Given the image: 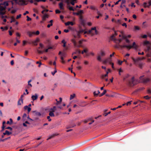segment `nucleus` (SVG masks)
Wrapping results in <instances>:
<instances>
[{
    "instance_id": "f257e3e1",
    "label": "nucleus",
    "mask_w": 151,
    "mask_h": 151,
    "mask_svg": "<svg viewBox=\"0 0 151 151\" xmlns=\"http://www.w3.org/2000/svg\"><path fill=\"white\" fill-rule=\"evenodd\" d=\"M130 76L128 74L125 75L123 78V80L126 81L128 85L130 87H133L138 83V80L135 79L134 76L132 77L130 79L127 80Z\"/></svg>"
},
{
    "instance_id": "f03ea898",
    "label": "nucleus",
    "mask_w": 151,
    "mask_h": 151,
    "mask_svg": "<svg viewBox=\"0 0 151 151\" xmlns=\"http://www.w3.org/2000/svg\"><path fill=\"white\" fill-rule=\"evenodd\" d=\"M106 55V52L103 50H101L100 51V53L98 54L97 57V60L99 61H101V57L104 56Z\"/></svg>"
},
{
    "instance_id": "7ed1b4c3",
    "label": "nucleus",
    "mask_w": 151,
    "mask_h": 151,
    "mask_svg": "<svg viewBox=\"0 0 151 151\" xmlns=\"http://www.w3.org/2000/svg\"><path fill=\"white\" fill-rule=\"evenodd\" d=\"M144 76H141L139 77V79L141 82L144 83L145 84L149 82L150 81V79L148 78H143Z\"/></svg>"
},
{
    "instance_id": "20e7f679",
    "label": "nucleus",
    "mask_w": 151,
    "mask_h": 151,
    "mask_svg": "<svg viewBox=\"0 0 151 151\" xmlns=\"http://www.w3.org/2000/svg\"><path fill=\"white\" fill-rule=\"evenodd\" d=\"M79 19L81 24L83 26H85L86 24L85 21L83 19V16L81 15L79 16Z\"/></svg>"
},
{
    "instance_id": "39448f33",
    "label": "nucleus",
    "mask_w": 151,
    "mask_h": 151,
    "mask_svg": "<svg viewBox=\"0 0 151 151\" xmlns=\"http://www.w3.org/2000/svg\"><path fill=\"white\" fill-rule=\"evenodd\" d=\"M119 46L121 48H127V49L129 50L131 48L132 46H131V45H119Z\"/></svg>"
},
{
    "instance_id": "423d86ee",
    "label": "nucleus",
    "mask_w": 151,
    "mask_h": 151,
    "mask_svg": "<svg viewBox=\"0 0 151 151\" xmlns=\"http://www.w3.org/2000/svg\"><path fill=\"white\" fill-rule=\"evenodd\" d=\"M74 37L75 38H79L80 37L81 35L78 31L76 32V33L73 35Z\"/></svg>"
},
{
    "instance_id": "0eeeda50",
    "label": "nucleus",
    "mask_w": 151,
    "mask_h": 151,
    "mask_svg": "<svg viewBox=\"0 0 151 151\" xmlns=\"http://www.w3.org/2000/svg\"><path fill=\"white\" fill-rule=\"evenodd\" d=\"M83 10H81L79 11L78 12H73V14L74 15H81V14H83Z\"/></svg>"
},
{
    "instance_id": "6e6552de",
    "label": "nucleus",
    "mask_w": 151,
    "mask_h": 151,
    "mask_svg": "<svg viewBox=\"0 0 151 151\" xmlns=\"http://www.w3.org/2000/svg\"><path fill=\"white\" fill-rule=\"evenodd\" d=\"M111 62V59L110 58H109L106 59L104 60L103 61V63L104 64H106L108 62H109V63Z\"/></svg>"
},
{
    "instance_id": "1a4fd4ad",
    "label": "nucleus",
    "mask_w": 151,
    "mask_h": 151,
    "mask_svg": "<svg viewBox=\"0 0 151 151\" xmlns=\"http://www.w3.org/2000/svg\"><path fill=\"white\" fill-rule=\"evenodd\" d=\"M31 98L33 101L37 100L38 98L37 94V93L35 94L34 95H33L32 96Z\"/></svg>"
},
{
    "instance_id": "9d476101",
    "label": "nucleus",
    "mask_w": 151,
    "mask_h": 151,
    "mask_svg": "<svg viewBox=\"0 0 151 151\" xmlns=\"http://www.w3.org/2000/svg\"><path fill=\"white\" fill-rule=\"evenodd\" d=\"M117 34L116 33V32H115L114 34H113L111 36V38L112 40H114L116 42V40H117V39L116 38H114V37H115L116 35H117Z\"/></svg>"
},
{
    "instance_id": "9b49d317",
    "label": "nucleus",
    "mask_w": 151,
    "mask_h": 151,
    "mask_svg": "<svg viewBox=\"0 0 151 151\" xmlns=\"http://www.w3.org/2000/svg\"><path fill=\"white\" fill-rule=\"evenodd\" d=\"M35 32H31L30 31H28L27 32V34L28 35L29 37H31L32 36L33 34H35Z\"/></svg>"
},
{
    "instance_id": "f8f14e48",
    "label": "nucleus",
    "mask_w": 151,
    "mask_h": 151,
    "mask_svg": "<svg viewBox=\"0 0 151 151\" xmlns=\"http://www.w3.org/2000/svg\"><path fill=\"white\" fill-rule=\"evenodd\" d=\"M59 8L61 10L64 9L63 4L62 2H60L59 4Z\"/></svg>"
},
{
    "instance_id": "ddd939ff",
    "label": "nucleus",
    "mask_w": 151,
    "mask_h": 151,
    "mask_svg": "<svg viewBox=\"0 0 151 151\" xmlns=\"http://www.w3.org/2000/svg\"><path fill=\"white\" fill-rule=\"evenodd\" d=\"M131 46H132L131 48L133 47L136 49H137L138 48V46L136 45V43L135 42H133L132 44V45H131Z\"/></svg>"
},
{
    "instance_id": "4468645a",
    "label": "nucleus",
    "mask_w": 151,
    "mask_h": 151,
    "mask_svg": "<svg viewBox=\"0 0 151 151\" xmlns=\"http://www.w3.org/2000/svg\"><path fill=\"white\" fill-rule=\"evenodd\" d=\"M65 25L67 26L69 25H73L74 24V23L71 22H68L65 23Z\"/></svg>"
},
{
    "instance_id": "2eb2a0df",
    "label": "nucleus",
    "mask_w": 151,
    "mask_h": 151,
    "mask_svg": "<svg viewBox=\"0 0 151 151\" xmlns=\"http://www.w3.org/2000/svg\"><path fill=\"white\" fill-rule=\"evenodd\" d=\"M48 18V15L46 14H45L43 15L42 17V20L43 21H45L46 18Z\"/></svg>"
},
{
    "instance_id": "dca6fc26",
    "label": "nucleus",
    "mask_w": 151,
    "mask_h": 151,
    "mask_svg": "<svg viewBox=\"0 0 151 151\" xmlns=\"http://www.w3.org/2000/svg\"><path fill=\"white\" fill-rule=\"evenodd\" d=\"M133 60L134 62H137L141 60V58L138 57L136 59L133 58Z\"/></svg>"
},
{
    "instance_id": "f3484780",
    "label": "nucleus",
    "mask_w": 151,
    "mask_h": 151,
    "mask_svg": "<svg viewBox=\"0 0 151 151\" xmlns=\"http://www.w3.org/2000/svg\"><path fill=\"white\" fill-rule=\"evenodd\" d=\"M150 44V42L149 41L147 40L143 42V45H147Z\"/></svg>"
},
{
    "instance_id": "a211bd4d",
    "label": "nucleus",
    "mask_w": 151,
    "mask_h": 151,
    "mask_svg": "<svg viewBox=\"0 0 151 151\" xmlns=\"http://www.w3.org/2000/svg\"><path fill=\"white\" fill-rule=\"evenodd\" d=\"M23 99H19L18 102V105H21L22 103H23Z\"/></svg>"
},
{
    "instance_id": "6ab92c4d",
    "label": "nucleus",
    "mask_w": 151,
    "mask_h": 151,
    "mask_svg": "<svg viewBox=\"0 0 151 151\" xmlns=\"http://www.w3.org/2000/svg\"><path fill=\"white\" fill-rule=\"evenodd\" d=\"M77 53L79 54L81 53V51L79 50H77L75 52H74L73 53L72 55L76 54Z\"/></svg>"
},
{
    "instance_id": "aec40b11",
    "label": "nucleus",
    "mask_w": 151,
    "mask_h": 151,
    "mask_svg": "<svg viewBox=\"0 0 151 151\" xmlns=\"http://www.w3.org/2000/svg\"><path fill=\"white\" fill-rule=\"evenodd\" d=\"M106 90H104V91L101 94H100L99 95V96L100 97H101V96H103L104 95V94H105V93H106Z\"/></svg>"
},
{
    "instance_id": "412c9836",
    "label": "nucleus",
    "mask_w": 151,
    "mask_h": 151,
    "mask_svg": "<svg viewBox=\"0 0 151 151\" xmlns=\"http://www.w3.org/2000/svg\"><path fill=\"white\" fill-rule=\"evenodd\" d=\"M88 49L87 48H86L84 49L83 51L81 52V53L82 54H83L84 52L86 53L88 52Z\"/></svg>"
},
{
    "instance_id": "4be33fe9",
    "label": "nucleus",
    "mask_w": 151,
    "mask_h": 151,
    "mask_svg": "<svg viewBox=\"0 0 151 151\" xmlns=\"http://www.w3.org/2000/svg\"><path fill=\"white\" fill-rule=\"evenodd\" d=\"M39 41V39H37L36 40L34 41L33 42V43L34 44V45H37V42H38Z\"/></svg>"
},
{
    "instance_id": "5701e85b",
    "label": "nucleus",
    "mask_w": 151,
    "mask_h": 151,
    "mask_svg": "<svg viewBox=\"0 0 151 151\" xmlns=\"http://www.w3.org/2000/svg\"><path fill=\"white\" fill-rule=\"evenodd\" d=\"M76 96V94L75 93H73L72 95H71L70 96V100H72Z\"/></svg>"
},
{
    "instance_id": "b1692460",
    "label": "nucleus",
    "mask_w": 151,
    "mask_h": 151,
    "mask_svg": "<svg viewBox=\"0 0 151 151\" xmlns=\"http://www.w3.org/2000/svg\"><path fill=\"white\" fill-rule=\"evenodd\" d=\"M59 99H60V100L59 101H57V102L56 103V105H58L59 104H60L61 102H62V98L61 97H60L59 98Z\"/></svg>"
},
{
    "instance_id": "393cba45",
    "label": "nucleus",
    "mask_w": 151,
    "mask_h": 151,
    "mask_svg": "<svg viewBox=\"0 0 151 151\" xmlns=\"http://www.w3.org/2000/svg\"><path fill=\"white\" fill-rule=\"evenodd\" d=\"M71 41L73 43L74 46H76V42L75 39H72Z\"/></svg>"
},
{
    "instance_id": "a878e982",
    "label": "nucleus",
    "mask_w": 151,
    "mask_h": 151,
    "mask_svg": "<svg viewBox=\"0 0 151 151\" xmlns=\"http://www.w3.org/2000/svg\"><path fill=\"white\" fill-rule=\"evenodd\" d=\"M49 115L51 117H54L55 116V115L52 112H50L49 113Z\"/></svg>"
},
{
    "instance_id": "bb28decb",
    "label": "nucleus",
    "mask_w": 151,
    "mask_h": 151,
    "mask_svg": "<svg viewBox=\"0 0 151 151\" xmlns=\"http://www.w3.org/2000/svg\"><path fill=\"white\" fill-rule=\"evenodd\" d=\"M78 32H79V34H80V33H83L84 32V34H86V33L87 32L86 31L84 32V30L83 29H80L79 31H78Z\"/></svg>"
},
{
    "instance_id": "cd10ccee",
    "label": "nucleus",
    "mask_w": 151,
    "mask_h": 151,
    "mask_svg": "<svg viewBox=\"0 0 151 151\" xmlns=\"http://www.w3.org/2000/svg\"><path fill=\"white\" fill-rule=\"evenodd\" d=\"M60 58L62 60L61 62L63 64H65V61L64 60V57L63 56H61Z\"/></svg>"
},
{
    "instance_id": "c85d7f7f",
    "label": "nucleus",
    "mask_w": 151,
    "mask_h": 151,
    "mask_svg": "<svg viewBox=\"0 0 151 151\" xmlns=\"http://www.w3.org/2000/svg\"><path fill=\"white\" fill-rule=\"evenodd\" d=\"M5 8L1 6V5H0V11H3L5 10Z\"/></svg>"
},
{
    "instance_id": "c756f323",
    "label": "nucleus",
    "mask_w": 151,
    "mask_h": 151,
    "mask_svg": "<svg viewBox=\"0 0 151 151\" xmlns=\"http://www.w3.org/2000/svg\"><path fill=\"white\" fill-rule=\"evenodd\" d=\"M145 89L144 87H140L139 88L137 89L136 90V92H138L139 91Z\"/></svg>"
},
{
    "instance_id": "7c9ffc66",
    "label": "nucleus",
    "mask_w": 151,
    "mask_h": 151,
    "mask_svg": "<svg viewBox=\"0 0 151 151\" xmlns=\"http://www.w3.org/2000/svg\"><path fill=\"white\" fill-rule=\"evenodd\" d=\"M5 131H6V135H9L10 134H12V132H9L8 130H6Z\"/></svg>"
},
{
    "instance_id": "2f4dec72",
    "label": "nucleus",
    "mask_w": 151,
    "mask_h": 151,
    "mask_svg": "<svg viewBox=\"0 0 151 151\" xmlns=\"http://www.w3.org/2000/svg\"><path fill=\"white\" fill-rule=\"evenodd\" d=\"M71 1L70 2V4L72 5H74L75 4V2L74 1H76L77 0H70Z\"/></svg>"
},
{
    "instance_id": "473e14b6",
    "label": "nucleus",
    "mask_w": 151,
    "mask_h": 151,
    "mask_svg": "<svg viewBox=\"0 0 151 151\" xmlns=\"http://www.w3.org/2000/svg\"><path fill=\"white\" fill-rule=\"evenodd\" d=\"M76 126V124H74L73 125H72L71 126H68L66 127V129H68L72 127H74Z\"/></svg>"
},
{
    "instance_id": "72a5a7b5",
    "label": "nucleus",
    "mask_w": 151,
    "mask_h": 151,
    "mask_svg": "<svg viewBox=\"0 0 151 151\" xmlns=\"http://www.w3.org/2000/svg\"><path fill=\"white\" fill-rule=\"evenodd\" d=\"M126 2V1L125 0H122L121 3V5L120 6L121 8L122 7V4H124Z\"/></svg>"
},
{
    "instance_id": "f704fd0d",
    "label": "nucleus",
    "mask_w": 151,
    "mask_h": 151,
    "mask_svg": "<svg viewBox=\"0 0 151 151\" xmlns=\"http://www.w3.org/2000/svg\"><path fill=\"white\" fill-rule=\"evenodd\" d=\"M134 29L135 30H139L140 28L138 26H134Z\"/></svg>"
},
{
    "instance_id": "c9c22d12",
    "label": "nucleus",
    "mask_w": 151,
    "mask_h": 151,
    "mask_svg": "<svg viewBox=\"0 0 151 151\" xmlns=\"http://www.w3.org/2000/svg\"><path fill=\"white\" fill-rule=\"evenodd\" d=\"M10 137H9L7 138H6L4 139H1L0 140V141H2V142H4L5 141L7 140V139H10Z\"/></svg>"
},
{
    "instance_id": "e433bc0d",
    "label": "nucleus",
    "mask_w": 151,
    "mask_h": 151,
    "mask_svg": "<svg viewBox=\"0 0 151 151\" xmlns=\"http://www.w3.org/2000/svg\"><path fill=\"white\" fill-rule=\"evenodd\" d=\"M56 135L55 134H53V135L50 136L47 139V140H49V139H50L53 137H55Z\"/></svg>"
},
{
    "instance_id": "4c0bfd02",
    "label": "nucleus",
    "mask_w": 151,
    "mask_h": 151,
    "mask_svg": "<svg viewBox=\"0 0 151 151\" xmlns=\"http://www.w3.org/2000/svg\"><path fill=\"white\" fill-rule=\"evenodd\" d=\"M37 51L38 54H41L43 53L44 51H43L40 50L38 49L37 50Z\"/></svg>"
},
{
    "instance_id": "58836bf2",
    "label": "nucleus",
    "mask_w": 151,
    "mask_h": 151,
    "mask_svg": "<svg viewBox=\"0 0 151 151\" xmlns=\"http://www.w3.org/2000/svg\"><path fill=\"white\" fill-rule=\"evenodd\" d=\"M15 21V19L13 17H12L11 18V20L10 22L11 23H12V22H14Z\"/></svg>"
},
{
    "instance_id": "ea45409f",
    "label": "nucleus",
    "mask_w": 151,
    "mask_h": 151,
    "mask_svg": "<svg viewBox=\"0 0 151 151\" xmlns=\"http://www.w3.org/2000/svg\"><path fill=\"white\" fill-rule=\"evenodd\" d=\"M57 72V70L56 69V68H55V70L54 71V72H51V73L52 74V75H53V76H54L55 74Z\"/></svg>"
},
{
    "instance_id": "a19ab883",
    "label": "nucleus",
    "mask_w": 151,
    "mask_h": 151,
    "mask_svg": "<svg viewBox=\"0 0 151 151\" xmlns=\"http://www.w3.org/2000/svg\"><path fill=\"white\" fill-rule=\"evenodd\" d=\"M35 114H36V115L39 116H41V114L39 112H36L35 113Z\"/></svg>"
},
{
    "instance_id": "79ce46f5",
    "label": "nucleus",
    "mask_w": 151,
    "mask_h": 151,
    "mask_svg": "<svg viewBox=\"0 0 151 151\" xmlns=\"http://www.w3.org/2000/svg\"><path fill=\"white\" fill-rule=\"evenodd\" d=\"M123 62V61H121V60H118V64L120 65H122V63Z\"/></svg>"
},
{
    "instance_id": "37998d69",
    "label": "nucleus",
    "mask_w": 151,
    "mask_h": 151,
    "mask_svg": "<svg viewBox=\"0 0 151 151\" xmlns=\"http://www.w3.org/2000/svg\"><path fill=\"white\" fill-rule=\"evenodd\" d=\"M68 9L70 11H74V9L72 7L69 6L68 7Z\"/></svg>"
},
{
    "instance_id": "c03bdc74",
    "label": "nucleus",
    "mask_w": 151,
    "mask_h": 151,
    "mask_svg": "<svg viewBox=\"0 0 151 151\" xmlns=\"http://www.w3.org/2000/svg\"><path fill=\"white\" fill-rule=\"evenodd\" d=\"M122 39H123L126 40V39H127V37L126 35H123L122 36Z\"/></svg>"
},
{
    "instance_id": "a18cd8bd",
    "label": "nucleus",
    "mask_w": 151,
    "mask_h": 151,
    "mask_svg": "<svg viewBox=\"0 0 151 151\" xmlns=\"http://www.w3.org/2000/svg\"><path fill=\"white\" fill-rule=\"evenodd\" d=\"M32 81V80H30L29 81H28V85L29 86L31 87H32V86L31 84H29V83L31 82Z\"/></svg>"
},
{
    "instance_id": "49530a36",
    "label": "nucleus",
    "mask_w": 151,
    "mask_h": 151,
    "mask_svg": "<svg viewBox=\"0 0 151 151\" xmlns=\"http://www.w3.org/2000/svg\"><path fill=\"white\" fill-rule=\"evenodd\" d=\"M108 76V75H107V74H105L104 75H102L101 76V78L103 79L104 77L107 76Z\"/></svg>"
},
{
    "instance_id": "de8ad7c7",
    "label": "nucleus",
    "mask_w": 151,
    "mask_h": 151,
    "mask_svg": "<svg viewBox=\"0 0 151 151\" xmlns=\"http://www.w3.org/2000/svg\"><path fill=\"white\" fill-rule=\"evenodd\" d=\"M97 14L99 16H102V15L101 14V13L100 12H99V11H98V10H97Z\"/></svg>"
},
{
    "instance_id": "09e8293b",
    "label": "nucleus",
    "mask_w": 151,
    "mask_h": 151,
    "mask_svg": "<svg viewBox=\"0 0 151 151\" xmlns=\"http://www.w3.org/2000/svg\"><path fill=\"white\" fill-rule=\"evenodd\" d=\"M55 12L56 14H59L60 13L61 11L58 9H57L56 10Z\"/></svg>"
},
{
    "instance_id": "8fccbe9b",
    "label": "nucleus",
    "mask_w": 151,
    "mask_h": 151,
    "mask_svg": "<svg viewBox=\"0 0 151 151\" xmlns=\"http://www.w3.org/2000/svg\"><path fill=\"white\" fill-rule=\"evenodd\" d=\"M123 39H122V38L120 39L119 40L117 39V40H116V41L117 40L119 42V43H120L122 41Z\"/></svg>"
},
{
    "instance_id": "3c124183",
    "label": "nucleus",
    "mask_w": 151,
    "mask_h": 151,
    "mask_svg": "<svg viewBox=\"0 0 151 151\" xmlns=\"http://www.w3.org/2000/svg\"><path fill=\"white\" fill-rule=\"evenodd\" d=\"M74 46L75 47H83L82 45H80V44H79L78 45H77L76 44V46Z\"/></svg>"
},
{
    "instance_id": "603ef678",
    "label": "nucleus",
    "mask_w": 151,
    "mask_h": 151,
    "mask_svg": "<svg viewBox=\"0 0 151 151\" xmlns=\"http://www.w3.org/2000/svg\"><path fill=\"white\" fill-rule=\"evenodd\" d=\"M144 98L146 99H149L150 98V97H149L148 96H145L144 97Z\"/></svg>"
},
{
    "instance_id": "864d4df0",
    "label": "nucleus",
    "mask_w": 151,
    "mask_h": 151,
    "mask_svg": "<svg viewBox=\"0 0 151 151\" xmlns=\"http://www.w3.org/2000/svg\"><path fill=\"white\" fill-rule=\"evenodd\" d=\"M88 33H89V34H92V35H94V34L92 32V30H89L88 31Z\"/></svg>"
},
{
    "instance_id": "5fc2aeb1",
    "label": "nucleus",
    "mask_w": 151,
    "mask_h": 151,
    "mask_svg": "<svg viewBox=\"0 0 151 151\" xmlns=\"http://www.w3.org/2000/svg\"><path fill=\"white\" fill-rule=\"evenodd\" d=\"M26 17L27 18V21H31V18L29 17L28 16H27Z\"/></svg>"
},
{
    "instance_id": "6e6d98bb",
    "label": "nucleus",
    "mask_w": 151,
    "mask_h": 151,
    "mask_svg": "<svg viewBox=\"0 0 151 151\" xmlns=\"http://www.w3.org/2000/svg\"><path fill=\"white\" fill-rule=\"evenodd\" d=\"M111 113V112L110 111H109V112H108V113H105L104 114V115L105 116H107L108 114H110Z\"/></svg>"
},
{
    "instance_id": "4d7b16f0",
    "label": "nucleus",
    "mask_w": 151,
    "mask_h": 151,
    "mask_svg": "<svg viewBox=\"0 0 151 151\" xmlns=\"http://www.w3.org/2000/svg\"><path fill=\"white\" fill-rule=\"evenodd\" d=\"M125 40V41H126V42L129 44L130 43V41L128 39H127H127H126V40Z\"/></svg>"
},
{
    "instance_id": "13d9d810",
    "label": "nucleus",
    "mask_w": 151,
    "mask_h": 151,
    "mask_svg": "<svg viewBox=\"0 0 151 151\" xmlns=\"http://www.w3.org/2000/svg\"><path fill=\"white\" fill-rule=\"evenodd\" d=\"M6 129H10L11 131L12 130V128L11 127H6Z\"/></svg>"
},
{
    "instance_id": "bf43d9fd",
    "label": "nucleus",
    "mask_w": 151,
    "mask_h": 151,
    "mask_svg": "<svg viewBox=\"0 0 151 151\" xmlns=\"http://www.w3.org/2000/svg\"><path fill=\"white\" fill-rule=\"evenodd\" d=\"M147 37V35H143L142 36V37L143 38H146Z\"/></svg>"
},
{
    "instance_id": "052dcab7",
    "label": "nucleus",
    "mask_w": 151,
    "mask_h": 151,
    "mask_svg": "<svg viewBox=\"0 0 151 151\" xmlns=\"http://www.w3.org/2000/svg\"><path fill=\"white\" fill-rule=\"evenodd\" d=\"M40 46L41 49H42L44 47L43 45L41 43L40 44Z\"/></svg>"
},
{
    "instance_id": "680f3d73",
    "label": "nucleus",
    "mask_w": 151,
    "mask_h": 151,
    "mask_svg": "<svg viewBox=\"0 0 151 151\" xmlns=\"http://www.w3.org/2000/svg\"><path fill=\"white\" fill-rule=\"evenodd\" d=\"M21 16V14H19V15L17 16L16 17V19H19V18H20Z\"/></svg>"
},
{
    "instance_id": "e2e57ef3",
    "label": "nucleus",
    "mask_w": 151,
    "mask_h": 151,
    "mask_svg": "<svg viewBox=\"0 0 151 151\" xmlns=\"http://www.w3.org/2000/svg\"><path fill=\"white\" fill-rule=\"evenodd\" d=\"M47 118L48 119V121L50 122L51 121V119L50 118V116H48L47 117Z\"/></svg>"
},
{
    "instance_id": "0e129e2a",
    "label": "nucleus",
    "mask_w": 151,
    "mask_h": 151,
    "mask_svg": "<svg viewBox=\"0 0 151 151\" xmlns=\"http://www.w3.org/2000/svg\"><path fill=\"white\" fill-rule=\"evenodd\" d=\"M16 40L17 43H20V41L18 40L17 37H16Z\"/></svg>"
},
{
    "instance_id": "69168bd1",
    "label": "nucleus",
    "mask_w": 151,
    "mask_h": 151,
    "mask_svg": "<svg viewBox=\"0 0 151 151\" xmlns=\"http://www.w3.org/2000/svg\"><path fill=\"white\" fill-rule=\"evenodd\" d=\"M61 56H63V57H65V56H66V54H65V53H62L61 55Z\"/></svg>"
},
{
    "instance_id": "338daca9",
    "label": "nucleus",
    "mask_w": 151,
    "mask_h": 151,
    "mask_svg": "<svg viewBox=\"0 0 151 151\" xmlns=\"http://www.w3.org/2000/svg\"><path fill=\"white\" fill-rule=\"evenodd\" d=\"M146 56L147 57H151V54L147 53L146 54Z\"/></svg>"
},
{
    "instance_id": "774afa93",
    "label": "nucleus",
    "mask_w": 151,
    "mask_h": 151,
    "mask_svg": "<svg viewBox=\"0 0 151 151\" xmlns=\"http://www.w3.org/2000/svg\"><path fill=\"white\" fill-rule=\"evenodd\" d=\"M150 49V47H147V49L145 50V51L146 52H147V51H149V50Z\"/></svg>"
}]
</instances>
